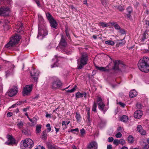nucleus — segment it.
Listing matches in <instances>:
<instances>
[{"mask_svg": "<svg viewBox=\"0 0 149 149\" xmlns=\"http://www.w3.org/2000/svg\"><path fill=\"white\" fill-rule=\"evenodd\" d=\"M138 65L141 71L148 72L149 71V58L144 56L141 58L139 61Z\"/></svg>", "mask_w": 149, "mask_h": 149, "instance_id": "nucleus-1", "label": "nucleus"}, {"mask_svg": "<svg viewBox=\"0 0 149 149\" xmlns=\"http://www.w3.org/2000/svg\"><path fill=\"white\" fill-rule=\"evenodd\" d=\"M34 143L32 139H26L21 141L20 148L21 149H31Z\"/></svg>", "mask_w": 149, "mask_h": 149, "instance_id": "nucleus-2", "label": "nucleus"}, {"mask_svg": "<svg viewBox=\"0 0 149 149\" xmlns=\"http://www.w3.org/2000/svg\"><path fill=\"white\" fill-rule=\"evenodd\" d=\"M87 54L85 53L82 54L80 58L77 60V69L79 70L82 69L87 63L88 58Z\"/></svg>", "mask_w": 149, "mask_h": 149, "instance_id": "nucleus-3", "label": "nucleus"}, {"mask_svg": "<svg viewBox=\"0 0 149 149\" xmlns=\"http://www.w3.org/2000/svg\"><path fill=\"white\" fill-rule=\"evenodd\" d=\"M20 38L19 36L15 35L13 37L10 38V41L6 45V47L8 48L13 46L19 41Z\"/></svg>", "mask_w": 149, "mask_h": 149, "instance_id": "nucleus-4", "label": "nucleus"}, {"mask_svg": "<svg viewBox=\"0 0 149 149\" xmlns=\"http://www.w3.org/2000/svg\"><path fill=\"white\" fill-rule=\"evenodd\" d=\"M54 80L52 84V88L53 89H56L60 87L62 85L60 81L56 77H53Z\"/></svg>", "mask_w": 149, "mask_h": 149, "instance_id": "nucleus-5", "label": "nucleus"}, {"mask_svg": "<svg viewBox=\"0 0 149 149\" xmlns=\"http://www.w3.org/2000/svg\"><path fill=\"white\" fill-rule=\"evenodd\" d=\"M33 85H26L22 91L23 95L24 96L29 95L32 91Z\"/></svg>", "mask_w": 149, "mask_h": 149, "instance_id": "nucleus-6", "label": "nucleus"}, {"mask_svg": "<svg viewBox=\"0 0 149 149\" xmlns=\"http://www.w3.org/2000/svg\"><path fill=\"white\" fill-rule=\"evenodd\" d=\"M17 86H13L12 88L10 89L8 91V96L12 97L15 95L17 93Z\"/></svg>", "mask_w": 149, "mask_h": 149, "instance_id": "nucleus-7", "label": "nucleus"}, {"mask_svg": "<svg viewBox=\"0 0 149 149\" xmlns=\"http://www.w3.org/2000/svg\"><path fill=\"white\" fill-rule=\"evenodd\" d=\"M7 137L8 140L5 143V144L9 146L13 145L16 144L15 140L12 136L8 135Z\"/></svg>", "mask_w": 149, "mask_h": 149, "instance_id": "nucleus-8", "label": "nucleus"}, {"mask_svg": "<svg viewBox=\"0 0 149 149\" xmlns=\"http://www.w3.org/2000/svg\"><path fill=\"white\" fill-rule=\"evenodd\" d=\"M9 9L7 7H3L0 8V15L7 16L9 15Z\"/></svg>", "mask_w": 149, "mask_h": 149, "instance_id": "nucleus-9", "label": "nucleus"}, {"mask_svg": "<svg viewBox=\"0 0 149 149\" xmlns=\"http://www.w3.org/2000/svg\"><path fill=\"white\" fill-rule=\"evenodd\" d=\"M39 72L38 71L36 70L33 69L31 71L30 73L31 75L34 80L37 82L38 79V76L39 75Z\"/></svg>", "mask_w": 149, "mask_h": 149, "instance_id": "nucleus-10", "label": "nucleus"}, {"mask_svg": "<svg viewBox=\"0 0 149 149\" xmlns=\"http://www.w3.org/2000/svg\"><path fill=\"white\" fill-rule=\"evenodd\" d=\"M98 144L95 141H91L87 145L86 149H97Z\"/></svg>", "mask_w": 149, "mask_h": 149, "instance_id": "nucleus-11", "label": "nucleus"}, {"mask_svg": "<svg viewBox=\"0 0 149 149\" xmlns=\"http://www.w3.org/2000/svg\"><path fill=\"white\" fill-rule=\"evenodd\" d=\"M66 38L63 35H61V40L59 43V45L61 47H65L66 46L67 43L65 40Z\"/></svg>", "mask_w": 149, "mask_h": 149, "instance_id": "nucleus-12", "label": "nucleus"}, {"mask_svg": "<svg viewBox=\"0 0 149 149\" xmlns=\"http://www.w3.org/2000/svg\"><path fill=\"white\" fill-rule=\"evenodd\" d=\"M47 31L46 29H42L39 30L38 32V35L37 36L38 38L40 36H42V38L44 37L45 36L47 35Z\"/></svg>", "mask_w": 149, "mask_h": 149, "instance_id": "nucleus-13", "label": "nucleus"}, {"mask_svg": "<svg viewBox=\"0 0 149 149\" xmlns=\"http://www.w3.org/2000/svg\"><path fill=\"white\" fill-rule=\"evenodd\" d=\"M14 68V66L13 65H12L10 69L6 71V77L13 74L14 72L13 70Z\"/></svg>", "mask_w": 149, "mask_h": 149, "instance_id": "nucleus-14", "label": "nucleus"}, {"mask_svg": "<svg viewBox=\"0 0 149 149\" xmlns=\"http://www.w3.org/2000/svg\"><path fill=\"white\" fill-rule=\"evenodd\" d=\"M143 115L142 111L141 110L136 111L134 114V117L136 118H140Z\"/></svg>", "mask_w": 149, "mask_h": 149, "instance_id": "nucleus-15", "label": "nucleus"}, {"mask_svg": "<svg viewBox=\"0 0 149 149\" xmlns=\"http://www.w3.org/2000/svg\"><path fill=\"white\" fill-rule=\"evenodd\" d=\"M49 22L50 24V26L52 28H54L55 29H57V23L54 19L49 21Z\"/></svg>", "mask_w": 149, "mask_h": 149, "instance_id": "nucleus-16", "label": "nucleus"}, {"mask_svg": "<svg viewBox=\"0 0 149 149\" xmlns=\"http://www.w3.org/2000/svg\"><path fill=\"white\" fill-rule=\"evenodd\" d=\"M138 132L141 135H144L146 134V131L144 130L141 125H139L137 127Z\"/></svg>", "mask_w": 149, "mask_h": 149, "instance_id": "nucleus-17", "label": "nucleus"}, {"mask_svg": "<svg viewBox=\"0 0 149 149\" xmlns=\"http://www.w3.org/2000/svg\"><path fill=\"white\" fill-rule=\"evenodd\" d=\"M46 146L48 149H58L57 146L49 142H47L46 143Z\"/></svg>", "mask_w": 149, "mask_h": 149, "instance_id": "nucleus-18", "label": "nucleus"}, {"mask_svg": "<svg viewBox=\"0 0 149 149\" xmlns=\"http://www.w3.org/2000/svg\"><path fill=\"white\" fill-rule=\"evenodd\" d=\"M137 94V92L134 90H131L129 93V96L132 98L136 97Z\"/></svg>", "mask_w": 149, "mask_h": 149, "instance_id": "nucleus-19", "label": "nucleus"}, {"mask_svg": "<svg viewBox=\"0 0 149 149\" xmlns=\"http://www.w3.org/2000/svg\"><path fill=\"white\" fill-rule=\"evenodd\" d=\"M95 67L96 69L101 71H109V69L107 68H108V66L106 67H99L97 66H96Z\"/></svg>", "mask_w": 149, "mask_h": 149, "instance_id": "nucleus-20", "label": "nucleus"}, {"mask_svg": "<svg viewBox=\"0 0 149 149\" xmlns=\"http://www.w3.org/2000/svg\"><path fill=\"white\" fill-rule=\"evenodd\" d=\"M127 13L126 14L127 17L128 18H130L131 17L130 14L132 11V8L131 7H128L127 9Z\"/></svg>", "mask_w": 149, "mask_h": 149, "instance_id": "nucleus-21", "label": "nucleus"}, {"mask_svg": "<svg viewBox=\"0 0 149 149\" xmlns=\"http://www.w3.org/2000/svg\"><path fill=\"white\" fill-rule=\"evenodd\" d=\"M120 61H116L114 62V66L113 67V69L115 70H119V65L120 63Z\"/></svg>", "mask_w": 149, "mask_h": 149, "instance_id": "nucleus-22", "label": "nucleus"}, {"mask_svg": "<svg viewBox=\"0 0 149 149\" xmlns=\"http://www.w3.org/2000/svg\"><path fill=\"white\" fill-rule=\"evenodd\" d=\"M20 25L19 24V25L18 26L16 29V30H17L16 31L20 33L22 31V27L23 26V24L22 23H20Z\"/></svg>", "mask_w": 149, "mask_h": 149, "instance_id": "nucleus-23", "label": "nucleus"}, {"mask_svg": "<svg viewBox=\"0 0 149 149\" xmlns=\"http://www.w3.org/2000/svg\"><path fill=\"white\" fill-rule=\"evenodd\" d=\"M105 104H102L101 105H100L99 106H98V108L101 111H103L104 113H105L106 111H107V109L105 107Z\"/></svg>", "mask_w": 149, "mask_h": 149, "instance_id": "nucleus-24", "label": "nucleus"}, {"mask_svg": "<svg viewBox=\"0 0 149 149\" xmlns=\"http://www.w3.org/2000/svg\"><path fill=\"white\" fill-rule=\"evenodd\" d=\"M126 42V41L125 40V38L122 40H118V42L117 45H118V46L119 45H124Z\"/></svg>", "mask_w": 149, "mask_h": 149, "instance_id": "nucleus-25", "label": "nucleus"}, {"mask_svg": "<svg viewBox=\"0 0 149 149\" xmlns=\"http://www.w3.org/2000/svg\"><path fill=\"white\" fill-rule=\"evenodd\" d=\"M97 102L98 106L101 105L102 104H104L102 102V98L100 97H98L97 100Z\"/></svg>", "mask_w": 149, "mask_h": 149, "instance_id": "nucleus-26", "label": "nucleus"}, {"mask_svg": "<svg viewBox=\"0 0 149 149\" xmlns=\"http://www.w3.org/2000/svg\"><path fill=\"white\" fill-rule=\"evenodd\" d=\"M42 125H37L36 126V132L39 133L41 132Z\"/></svg>", "mask_w": 149, "mask_h": 149, "instance_id": "nucleus-27", "label": "nucleus"}, {"mask_svg": "<svg viewBox=\"0 0 149 149\" xmlns=\"http://www.w3.org/2000/svg\"><path fill=\"white\" fill-rule=\"evenodd\" d=\"M47 134L46 130L42 131V140H45L47 139Z\"/></svg>", "mask_w": 149, "mask_h": 149, "instance_id": "nucleus-28", "label": "nucleus"}, {"mask_svg": "<svg viewBox=\"0 0 149 149\" xmlns=\"http://www.w3.org/2000/svg\"><path fill=\"white\" fill-rule=\"evenodd\" d=\"M46 15L47 18L49 20V21L54 19L52 16L49 13H46Z\"/></svg>", "mask_w": 149, "mask_h": 149, "instance_id": "nucleus-29", "label": "nucleus"}, {"mask_svg": "<svg viewBox=\"0 0 149 149\" xmlns=\"http://www.w3.org/2000/svg\"><path fill=\"white\" fill-rule=\"evenodd\" d=\"M55 57L56 59V62L53 65H51L52 68H53L56 67H58V65H57L56 64V62H58V59L61 58L60 57H58L57 55H55Z\"/></svg>", "mask_w": 149, "mask_h": 149, "instance_id": "nucleus-30", "label": "nucleus"}, {"mask_svg": "<svg viewBox=\"0 0 149 149\" xmlns=\"http://www.w3.org/2000/svg\"><path fill=\"white\" fill-rule=\"evenodd\" d=\"M128 120V117L125 115L123 116L120 118V120L124 122H127V121Z\"/></svg>", "mask_w": 149, "mask_h": 149, "instance_id": "nucleus-31", "label": "nucleus"}, {"mask_svg": "<svg viewBox=\"0 0 149 149\" xmlns=\"http://www.w3.org/2000/svg\"><path fill=\"white\" fill-rule=\"evenodd\" d=\"M22 133L25 135H30V131L28 129H23L22 130Z\"/></svg>", "mask_w": 149, "mask_h": 149, "instance_id": "nucleus-32", "label": "nucleus"}, {"mask_svg": "<svg viewBox=\"0 0 149 149\" xmlns=\"http://www.w3.org/2000/svg\"><path fill=\"white\" fill-rule=\"evenodd\" d=\"M128 142L132 143L134 142V140L133 136L132 135H129L128 137Z\"/></svg>", "mask_w": 149, "mask_h": 149, "instance_id": "nucleus-33", "label": "nucleus"}, {"mask_svg": "<svg viewBox=\"0 0 149 149\" xmlns=\"http://www.w3.org/2000/svg\"><path fill=\"white\" fill-rule=\"evenodd\" d=\"M86 117L87 122L89 123H91V120L90 118V112L89 111L87 112Z\"/></svg>", "mask_w": 149, "mask_h": 149, "instance_id": "nucleus-34", "label": "nucleus"}, {"mask_svg": "<svg viewBox=\"0 0 149 149\" xmlns=\"http://www.w3.org/2000/svg\"><path fill=\"white\" fill-rule=\"evenodd\" d=\"M80 132L81 133L80 136L82 137H84L86 134L85 130L84 128L80 130Z\"/></svg>", "mask_w": 149, "mask_h": 149, "instance_id": "nucleus-35", "label": "nucleus"}, {"mask_svg": "<svg viewBox=\"0 0 149 149\" xmlns=\"http://www.w3.org/2000/svg\"><path fill=\"white\" fill-rule=\"evenodd\" d=\"M84 94L81 93L79 92H77L76 94V97L77 98L82 97L84 96Z\"/></svg>", "mask_w": 149, "mask_h": 149, "instance_id": "nucleus-36", "label": "nucleus"}, {"mask_svg": "<svg viewBox=\"0 0 149 149\" xmlns=\"http://www.w3.org/2000/svg\"><path fill=\"white\" fill-rule=\"evenodd\" d=\"M17 125L19 128L21 129L23 125V123L20 121L17 124Z\"/></svg>", "mask_w": 149, "mask_h": 149, "instance_id": "nucleus-37", "label": "nucleus"}, {"mask_svg": "<svg viewBox=\"0 0 149 149\" xmlns=\"http://www.w3.org/2000/svg\"><path fill=\"white\" fill-rule=\"evenodd\" d=\"M105 43L107 44L113 45L114 44V42L112 40H107L105 41Z\"/></svg>", "mask_w": 149, "mask_h": 149, "instance_id": "nucleus-38", "label": "nucleus"}, {"mask_svg": "<svg viewBox=\"0 0 149 149\" xmlns=\"http://www.w3.org/2000/svg\"><path fill=\"white\" fill-rule=\"evenodd\" d=\"M96 107H97V104L95 102L93 104V106L92 111L96 112Z\"/></svg>", "mask_w": 149, "mask_h": 149, "instance_id": "nucleus-39", "label": "nucleus"}, {"mask_svg": "<svg viewBox=\"0 0 149 149\" xmlns=\"http://www.w3.org/2000/svg\"><path fill=\"white\" fill-rule=\"evenodd\" d=\"M29 120L32 123V124L31 125V126L34 125L36 124V120L35 118H33V119L29 118Z\"/></svg>", "mask_w": 149, "mask_h": 149, "instance_id": "nucleus-40", "label": "nucleus"}, {"mask_svg": "<svg viewBox=\"0 0 149 149\" xmlns=\"http://www.w3.org/2000/svg\"><path fill=\"white\" fill-rule=\"evenodd\" d=\"M146 34H147V30L143 34V37L141 40L142 42H143L145 39H146Z\"/></svg>", "mask_w": 149, "mask_h": 149, "instance_id": "nucleus-41", "label": "nucleus"}, {"mask_svg": "<svg viewBox=\"0 0 149 149\" xmlns=\"http://www.w3.org/2000/svg\"><path fill=\"white\" fill-rule=\"evenodd\" d=\"M119 33H120L121 35H123L126 34V31L124 29H120L118 31Z\"/></svg>", "mask_w": 149, "mask_h": 149, "instance_id": "nucleus-42", "label": "nucleus"}, {"mask_svg": "<svg viewBox=\"0 0 149 149\" xmlns=\"http://www.w3.org/2000/svg\"><path fill=\"white\" fill-rule=\"evenodd\" d=\"M77 88V86L75 85L74 87L71 90H68L67 91V92L68 93H72Z\"/></svg>", "mask_w": 149, "mask_h": 149, "instance_id": "nucleus-43", "label": "nucleus"}, {"mask_svg": "<svg viewBox=\"0 0 149 149\" xmlns=\"http://www.w3.org/2000/svg\"><path fill=\"white\" fill-rule=\"evenodd\" d=\"M46 127H47V130L48 132H49L51 130V128L50 127V125L49 124H48L46 125Z\"/></svg>", "mask_w": 149, "mask_h": 149, "instance_id": "nucleus-44", "label": "nucleus"}, {"mask_svg": "<svg viewBox=\"0 0 149 149\" xmlns=\"http://www.w3.org/2000/svg\"><path fill=\"white\" fill-rule=\"evenodd\" d=\"M76 118L77 120V121H78L79 120H80V119L81 118V116L77 112H76Z\"/></svg>", "mask_w": 149, "mask_h": 149, "instance_id": "nucleus-45", "label": "nucleus"}, {"mask_svg": "<svg viewBox=\"0 0 149 149\" xmlns=\"http://www.w3.org/2000/svg\"><path fill=\"white\" fill-rule=\"evenodd\" d=\"M99 24H100L101 26L103 27H105L108 26L107 24L105 23L104 22H100Z\"/></svg>", "mask_w": 149, "mask_h": 149, "instance_id": "nucleus-46", "label": "nucleus"}, {"mask_svg": "<svg viewBox=\"0 0 149 149\" xmlns=\"http://www.w3.org/2000/svg\"><path fill=\"white\" fill-rule=\"evenodd\" d=\"M65 33L66 34V36H67L68 38H70V36L69 35V32H68V30L67 28L66 27L65 28Z\"/></svg>", "mask_w": 149, "mask_h": 149, "instance_id": "nucleus-47", "label": "nucleus"}, {"mask_svg": "<svg viewBox=\"0 0 149 149\" xmlns=\"http://www.w3.org/2000/svg\"><path fill=\"white\" fill-rule=\"evenodd\" d=\"M114 27L115 29L119 30L120 29V26L117 24H115L114 25Z\"/></svg>", "mask_w": 149, "mask_h": 149, "instance_id": "nucleus-48", "label": "nucleus"}, {"mask_svg": "<svg viewBox=\"0 0 149 149\" xmlns=\"http://www.w3.org/2000/svg\"><path fill=\"white\" fill-rule=\"evenodd\" d=\"M119 144L123 145L125 143V141L123 139H120L119 140Z\"/></svg>", "mask_w": 149, "mask_h": 149, "instance_id": "nucleus-49", "label": "nucleus"}, {"mask_svg": "<svg viewBox=\"0 0 149 149\" xmlns=\"http://www.w3.org/2000/svg\"><path fill=\"white\" fill-rule=\"evenodd\" d=\"M113 143L114 145H118L119 144V140L118 139H115L113 141Z\"/></svg>", "mask_w": 149, "mask_h": 149, "instance_id": "nucleus-50", "label": "nucleus"}, {"mask_svg": "<svg viewBox=\"0 0 149 149\" xmlns=\"http://www.w3.org/2000/svg\"><path fill=\"white\" fill-rule=\"evenodd\" d=\"M122 136V134L120 132H118L116 135V136L118 138H120Z\"/></svg>", "mask_w": 149, "mask_h": 149, "instance_id": "nucleus-51", "label": "nucleus"}, {"mask_svg": "<svg viewBox=\"0 0 149 149\" xmlns=\"http://www.w3.org/2000/svg\"><path fill=\"white\" fill-rule=\"evenodd\" d=\"M113 140V138L111 137H110L108 139V141L109 142H112Z\"/></svg>", "mask_w": 149, "mask_h": 149, "instance_id": "nucleus-52", "label": "nucleus"}, {"mask_svg": "<svg viewBox=\"0 0 149 149\" xmlns=\"http://www.w3.org/2000/svg\"><path fill=\"white\" fill-rule=\"evenodd\" d=\"M136 106L139 109H141L142 107V106L140 104H137Z\"/></svg>", "mask_w": 149, "mask_h": 149, "instance_id": "nucleus-53", "label": "nucleus"}, {"mask_svg": "<svg viewBox=\"0 0 149 149\" xmlns=\"http://www.w3.org/2000/svg\"><path fill=\"white\" fill-rule=\"evenodd\" d=\"M35 149H45V148L44 147L42 146H40L37 147V148H35Z\"/></svg>", "mask_w": 149, "mask_h": 149, "instance_id": "nucleus-54", "label": "nucleus"}, {"mask_svg": "<svg viewBox=\"0 0 149 149\" xmlns=\"http://www.w3.org/2000/svg\"><path fill=\"white\" fill-rule=\"evenodd\" d=\"M149 148V146L148 144L145 145L144 147H143V149H148Z\"/></svg>", "mask_w": 149, "mask_h": 149, "instance_id": "nucleus-55", "label": "nucleus"}, {"mask_svg": "<svg viewBox=\"0 0 149 149\" xmlns=\"http://www.w3.org/2000/svg\"><path fill=\"white\" fill-rule=\"evenodd\" d=\"M13 115L12 113L11 112H9L7 114V116L8 117H10L11 116Z\"/></svg>", "mask_w": 149, "mask_h": 149, "instance_id": "nucleus-56", "label": "nucleus"}, {"mask_svg": "<svg viewBox=\"0 0 149 149\" xmlns=\"http://www.w3.org/2000/svg\"><path fill=\"white\" fill-rule=\"evenodd\" d=\"M112 146L111 145H109L107 146V149H112Z\"/></svg>", "mask_w": 149, "mask_h": 149, "instance_id": "nucleus-57", "label": "nucleus"}, {"mask_svg": "<svg viewBox=\"0 0 149 149\" xmlns=\"http://www.w3.org/2000/svg\"><path fill=\"white\" fill-rule=\"evenodd\" d=\"M35 1L36 2V4L38 6H40V3L39 1H38V0H36Z\"/></svg>", "mask_w": 149, "mask_h": 149, "instance_id": "nucleus-58", "label": "nucleus"}, {"mask_svg": "<svg viewBox=\"0 0 149 149\" xmlns=\"http://www.w3.org/2000/svg\"><path fill=\"white\" fill-rule=\"evenodd\" d=\"M119 104L122 107H125V104L123 103H122L121 102H120L119 103Z\"/></svg>", "mask_w": 149, "mask_h": 149, "instance_id": "nucleus-59", "label": "nucleus"}, {"mask_svg": "<svg viewBox=\"0 0 149 149\" xmlns=\"http://www.w3.org/2000/svg\"><path fill=\"white\" fill-rule=\"evenodd\" d=\"M79 131L78 129L77 128L74 129H72L71 130V132H73V131H76L78 132Z\"/></svg>", "mask_w": 149, "mask_h": 149, "instance_id": "nucleus-60", "label": "nucleus"}, {"mask_svg": "<svg viewBox=\"0 0 149 149\" xmlns=\"http://www.w3.org/2000/svg\"><path fill=\"white\" fill-rule=\"evenodd\" d=\"M46 117L47 118H48V117L50 118L51 117V115H50V114H48V113H47L46 114Z\"/></svg>", "mask_w": 149, "mask_h": 149, "instance_id": "nucleus-61", "label": "nucleus"}, {"mask_svg": "<svg viewBox=\"0 0 149 149\" xmlns=\"http://www.w3.org/2000/svg\"><path fill=\"white\" fill-rule=\"evenodd\" d=\"M118 8L120 11H122L123 10V9L122 8V6H119Z\"/></svg>", "mask_w": 149, "mask_h": 149, "instance_id": "nucleus-62", "label": "nucleus"}, {"mask_svg": "<svg viewBox=\"0 0 149 149\" xmlns=\"http://www.w3.org/2000/svg\"><path fill=\"white\" fill-rule=\"evenodd\" d=\"M67 122H65V121H63L62 122V125H66V124Z\"/></svg>", "mask_w": 149, "mask_h": 149, "instance_id": "nucleus-63", "label": "nucleus"}, {"mask_svg": "<svg viewBox=\"0 0 149 149\" xmlns=\"http://www.w3.org/2000/svg\"><path fill=\"white\" fill-rule=\"evenodd\" d=\"M22 102H23L22 101L19 102H17L16 104H17V105H20L22 104Z\"/></svg>", "mask_w": 149, "mask_h": 149, "instance_id": "nucleus-64", "label": "nucleus"}]
</instances>
